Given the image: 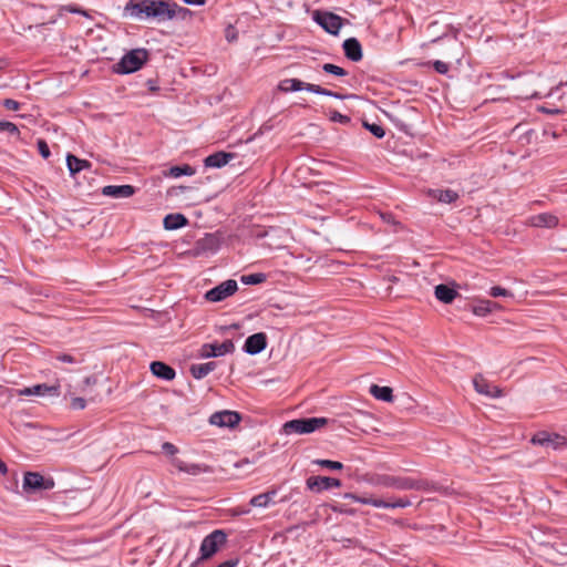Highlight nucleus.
<instances>
[{
	"label": "nucleus",
	"mask_w": 567,
	"mask_h": 567,
	"mask_svg": "<svg viewBox=\"0 0 567 567\" xmlns=\"http://www.w3.org/2000/svg\"><path fill=\"white\" fill-rule=\"evenodd\" d=\"M86 406V401L83 398H72L71 408L74 410H83Z\"/></svg>",
	"instance_id": "nucleus-43"
},
{
	"label": "nucleus",
	"mask_w": 567,
	"mask_h": 567,
	"mask_svg": "<svg viewBox=\"0 0 567 567\" xmlns=\"http://www.w3.org/2000/svg\"><path fill=\"white\" fill-rule=\"evenodd\" d=\"M186 4L190 6H203L205 4L206 0H183Z\"/></svg>",
	"instance_id": "nucleus-50"
},
{
	"label": "nucleus",
	"mask_w": 567,
	"mask_h": 567,
	"mask_svg": "<svg viewBox=\"0 0 567 567\" xmlns=\"http://www.w3.org/2000/svg\"><path fill=\"white\" fill-rule=\"evenodd\" d=\"M501 307L498 303L491 300H480L476 305L473 306V312L476 316L485 317L488 313L493 312Z\"/></svg>",
	"instance_id": "nucleus-29"
},
{
	"label": "nucleus",
	"mask_w": 567,
	"mask_h": 567,
	"mask_svg": "<svg viewBox=\"0 0 567 567\" xmlns=\"http://www.w3.org/2000/svg\"><path fill=\"white\" fill-rule=\"evenodd\" d=\"M188 225V219L185 215L176 213L168 214L164 217L163 226L166 230H176Z\"/></svg>",
	"instance_id": "nucleus-24"
},
{
	"label": "nucleus",
	"mask_w": 567,
	"mask_h": 567,
	"mask_svg": "<svg viewBox=\"0 0 567 567\" xmlns=\"http://www.w3.org/2000/svg\"><path fill=\"white\" fill-rule=\"evenodd\" d=\"M194 174H195V168L188 164H184L181 166H172L169 168L168 173L166 174V176L178 178L183 175L192 176Z\"/></svg>",
	"instance_id": "nucleus-32"
},
{
	"label": "nucleus",
	"mask_w": 567,
	"mask_h": 567,
	"mask_svg": "<svg viewBox=\"0 0 567 567\" xmlns=\"http://www.w3.org/2000/svg\"><path fill=\"white\" fill-rule=\"evenodd\" d=\"M150 369L155 377L166 381L173 380L176 375L175 370L162 361L152 362Z\"/></svg>",
	"instance_id": "nucleus-21"
},
{
	"label": "nucleus",
	"mask_w": 567,
	"mask_h": 567,
	"mask_svg": "<svg viewBox=\"0 0 567 567\" xmlns=\"http://www.w3.org/2000/svg\"><path fill=\"white\" fill-rule=\"evenodd\" d=\"M237 281L234 279H228L208 290L205 293V298L210 302H219L225 300L227 297L234 295L237 291Z\"/></svg>",
	"instance_id": "nucleus-10"
},
{
	"label": "nucleus",
	"mask_w": 567,
	"mask_h": 567,
	"mask_svg": "<svg viewBox=\"0 0 567 567\" xmlns=\"http://www.w3.org/2000/svg\"><path fill=\"white\" fill-rule=\"evenodd\" d=\"M162 449L168 455H175L177 453V451H178L177 447L173 443H169V442H165L162 445Z\"/></svg>",
	"instance_id": "nucleus-45"
},
{
	"label": "nucleus",
	"mask_w": 567,
	"mask_h": 567,
	"mask_svg": "<svg viewBox=\"0 0 567 567\" xmlns=\"http://www.w3.org/2000/svg\"><path fill=\"white\" fill-rule=\"evenodd\" d=\"M235 157V154L233 153H226V152H216L209 156H207L204 161L205 163V166L207 167H223L225 166L226 164H228V162L230 159H233Z\"/></svg>",
	"instance_id": "nucleus-23"
},
{
	"label": "nucleus",
	"mask_w": 567,
	"mask_h": 567,
	"mask_svg": "<svg viewBox=\"0 0 567 567\" xmlns=\"http://www.w3.org/2000/svg\"><path fill=\"white\" fill-rule=\"evenodd\" d=\"M539 111H540L542 113L550 114V115H551V114H560V113H563V111H561V110H559V109H549V107H545V106H542V107L539 109Z\"/></svg>",
	"instance_id": "nucleus-48"
},
{
	"label": "nucleus",
	"mask_w": 567,
	"mask_h": 567,
	"mask_svg": "<svg viewBox=\"0 0 567 567\" xmlns=\"http://www.w3.org/2000/svg\"><path fill=\"white\" fill-rule=\"evenodd\" d=\"M533 444L551 445L555 450L567 446V439L559 434H549L547 432H538L532 439Z\"/></svg>",
	"instance_id": "nucleus-14"
},
{
	"label": "nucleus",
	"mask_w": 567,
	"mask_h": 567,
	"mask_svg": "<svg viewBox=\"0 0 567 567\" xmlns=\"http://www.w3.org/2000/svg\"><path fill=\"white\" fill-rule=\"evenodd\" d=\"M3 106L10 111H18L20 109V103L12 99H6L3 101Z\"/></svg>",
	"instance_id": "nucleus-44"
},
{
	"label": "nucleus",
	"mask_w": 567,
	"mask_h": 567,
	"mask_svg": "<svg viewBox=\"0 0 567 567\" xmlns=\"http://www.w3.org/2000/svg\"><path fill=\"white\" fill-rule=\"evenodd\" d=\"M529 223L534 227L554 228L558 225V218L549 213L532 216Z\"/></svg>",
	"instance_id": "nucleus-22"
},
{
	"label": "nucleus",
	"mask_w": 567,
	"mask_h": 567,
	"mask_svg": "<svg viewBox=\"0 0 567 567\" xmlns=\"http://www.w3.org/2000/svg\"><path fill=\"white\" fill-rule=\"evenodd\" d=\"M278 90L285 93L306 90L308 92L319 95L331 96L339 100L346 99V95L321 87L320 85L317 84L302 82L299 79H285L280 81L278 84Z\"/></svg>",
	"instance_id": "nucleus-3"
},
{
	"label": "nucleus",
	"mask_w": 567,
	"mask_h": 567,
	"mask_svg": "<svg viewBox=\"0 0 567 567\" xmlns=\"http://www.w3.org/2000/svg\"><path fill=\"white\" fill-rule=\"evenodd\" d=\"M172 464L181 472L190 475H199L202 473L210 472L209 466L204 464L186 463L179 458H173Z\"/></svg>",
	"instance_id": "nucleus-20"
},
{
	"label": "nucleus",
	"mask_w": 567,
	"mask_h": 567,
	"mask_svg": "<svg viewBox=\"0 0 567 567\" xmlns=\"http://www.w3.org/2000/svg\"><path fill=\"white\" fill-rule=\"evenodd\" d=\"M216 367L217 363L214 361L199 364H192L189 368V372L193 378L200 380L208 375L210 372H213L216 369Z\"/></svg>",
	"instance_id": "nucleus-25"
},
{
	"label": "nucleus",
	"mask_w": 567,
	"mask_h": 567,
	"mask_svg": "<svg viewBox=\"0 0 567 567\" xmlns=\"http://www.w3.org/2000/svg\"><path fill=\"white\" fill-rule=\"evenodd\" d=\"M343 497L361 504L372 505L379 508H404L411 505L409 498H399L394 502H386L380 498L357 496L355 494L352 493H347L344 494Z\"/></svg>",
	"instance_id": "nucleus-9"
},
{
	"label": "nucleus",
	"mask_w": 567,
	"mask_h": 567,
	"mask_svg": "<svg viewBox=\"0 0 567 567\" xmlns=\"http://www.w3.org/2000/svg\"><path fill=\"white\" fill-rule=\"evenodd\" d=\"M66 165L72 176H74L76 173L83 169L91 168V163L89 161L78 158L75 155L72 154H68Z\"/></svg>",
	"instance_id": "nucleus-26"
},
{
	"label": "nucleus",
	"mask_w": 567,
	"mask_h": 567,
	"mask_svg": "<svg viewBox=\"0 0 567 567\" xmlns=\"http://www.w3.org/2000/svg\"><path fill=\"white\" fill-rule=\"evenodd\" d=\"M240 280L245 285H258L266 280V275L262 272L244 275Z\"/></svg>",
	"instance_id": "nucleus-34"
},
{
	"label": "nucleus",
	"mask_w": 567,
	"mask_h": 567,
	"mask_svg": "<svg viewBox=\"0 0 567 567\" xmlns=\"http://www.w3.org/2000/svg\"><path fill=\"white\" fill-rule=\"evenodd\" d=\"M68 11L72 12V13H80V14H83L85 17H89V13L86 11L82 10L81 8H76V7L70 6V7H68Z\"/></svg>",
	"instance_id": "nucleus-49"
},
{
	"label": "nucleus",
	"mask_w": 567,
	"mask_h": 567,
	"mask_svg": "<svg viewBox=\"0 0 567 567\" xmlns=\"http://www.w3.org/2000/svg\"><path fill=\"white\" fill-rule=\"evenodd\" d=\"M329 423L327 417L295 419L284 424L285 434H309Z\"/></svg>",
	"instance_id": "nucleus-4"
},
{
	"label": "nucleus",
	"mask_w": 567,
	"mask_h": 567,
	"mask_svg": "<svg viewBox=\"0 0 567 567\" xmlns=\"http://www.w3.org/2000/svg\"><path fill=\"white\" fill-rule=\"evenodd\" d=\"M342 48L344 55L353 62L360 61L363 56L361 43L355 38L344 40Z\"/></svg>",
	"instance_id": "nucleus-19"
},
{
	"label": "nucleus",
	"mask_w": 567,
	"mask_h": 567,
	"mask_svg": "<svg viewBox=\"0 0 567 567\" xmlns=\"http://www.w3.org/2000/svg\"><path fill=\"white\" fill-rule=\"evenodd\" d=\"M7 61L2 58H0V70H3L7 66Z\"/></svg>",
	"instance_id": "nucleus-55"
},
{
	"label": "nucleus",
	"mask_w": 567,
	"mask_h": 567,
	"mask_svg": "<svg viewBox=\"0 0 567 567\" xmlns=\"http://www.w3.org/2000/svg\"><path fill=\"white\" fill-rule=\"evenodd\" d=\"M424 65H432L439 74H446L450 71V65L441 60L426 62Z\"/></svg>",
	"instance_id": "nucleus-38"
},
{
	"label": "nucleus",
	"mask_w": 567,
	"mask_h": 567,
	"mask_svg": "<svg viewBox=\"0 0 567 567\" xmlns=\"http://www.w3.org/2000/svg\"><path fill=\"white\" fill-rule=\"evenodd\" d=\"M489 296L494 297V298H497V297H513V293L509 290H507V289H505L503 287L494 286L489 290Z\"/></svg>",
	"instance_id": "nucleus-40"
},
{
	"label": "nucleus",
	"mask_w": 567,
	"mask_h": 567,
	"mask_svg": "<svg viewBox=\"0 0 567 567\" xmlns=\"http://www.w3.org/2000/svg\"><path fill=\"white\" fill-rule=\"evenodd\" d=\"M227 542V535L221 529H216L208 534L200 544V560L214 556Z\"/></svg>",
	"instance_id": "nucleus-5"
},
{
	"label": "nucleus",
	"mask_w": 567,
	"mask_h": 567,
	"mask_svg": "<svg viewBox=\"0 0 567 567\" xmlns=\"http://www.w3.org/2000/svg\"><path fill=\"white\" fill-rule=\"evenodd\" d=\"M316 463L322 467H327V468L333 470V471H339V470L343 468V464L338 461L318 460V461H316Z\"/></svg>",
	"instance_id": "nucleus-39"
},
{
	"label": "nucleus",
	"mask_w": 567,
	"mask_h": 567,
	"mask_svg": "<svg viewBox=\"0 0 567 567\" xmlns=\"http://www.w3.org/2000/svg\"><path fill=\"white\" fill-rule=\"evenodd\" d=\"M226 39L230 42V41H234L236 39V35L233 34V33L227 32Z\"/></svg>",
	"instance_id": "nucleus-54"
},
{
	"label": "nucleus",
	"mask_w": 567,
	"mask_h": 567,
	"mask_svg": "<svg viewBox=\"0 0 567 567\" xmlns=\"http://www.w3.org/2000/svg\"><path fill=\"white\" fill-rule=\"evenodd\" d=\"M0 132H7L12 135H20V131L18 126L9 121H0Z\"/></svg>",
	"instance_id": "nucleus-37"
},
{
	"label": "nucleus",
	"mask_w": 567,
	"mask_h": 567,
	"mask_svg": "<svg viewBox=\"0 0 567 567\" xmlns=\"http://www.w3.org/2000/svg\"><path fill=\"white\" fill-rule=\"evenodd\" d=\"M239 413L235 411H219L215 412L209 417V423L219 427H234L240 422Z\"/></svg>",
	"instance_id": "nucleus-12"
},
{
	"label": "nucleus",
	"mask_w": 567,
	"mask_h": 567,
	"mask_svg": "<svg viewBox=\"0 0 567 567\" xmlns=\"http://www.w3.org/2000/svg\"><path fill=\"white\" fill-rule=\"evenodd\" d=\"M267 347V337L264 332L249 336L244 344V351L248 354H258Z\"/></svg>",
	"instance_id": "nucleus-17"
},
{
	"label": "nucleus",
	"mask_w": 567,
	"mask_h": 567,
	"mask_svg": "<svg viewBox=\"0 0 567 567\" xmlns=\"http://www.w3.org/2000/svg\"><path fill=\"white\" fill-rule=\"evenodd\" d=\"M370 393L377 399L384 402H391L393 400V391L390 386H380L378 384H372L370 388Z\"/></svg>",
	"instance_id": "nucleus-31"
},
{
	"label": "nucleus",
	"mask_w": 567,
	"mask_h": 567,
	"mask_svg": "<svg viewBox=\"0 0 567 567\" xmlns=\"http://www.w3.org/2000/svg\"><path fill=\"white\" fill-rule=\"evenodd\" d=\"M37 145L41 156L43 158H49L51 153L48 143L44 140H38Z\"/></svg>",
	"instance_id": "nucleus-41"
},
{
	"label": "nucleus",
	"mask_w": 567,
	"mask_h": 567,
	"mask_svg": "<svg viewBox=\"0 0 567 567\" xmlns=\"http://www.w3.org/2000/svg\"><path fill=\"white\" fill-rule=\"evenodd\" d=\"M239 563L238 558H230L227 559L220 564H218L216 567H236Z\"/></svg>",
	"instance_id": "nucleus-46"
},
{
	"label": "nucleus",
	"mask_w": 567,
	"mask_h": 567,
	"mask_svg": "<svg viewBox=\"0 0 567 567\" xmlns=\"http://www.w3.org/2000/svg\"><path fill=\"white\" fill-rule=\"evenodd\" d=\"M235 351V344L231 340H225L223 343H204L198 352L199 358L208 359L221 357Z\"/></svg>",
	"instance_id": "nucleus-11"
},
{
	"label": "nucleus",
	"mask_w": 567,
	"mask_h": 567,
	"mask_svg": "<svg viewBox=\"0 0 567 567\" xmlns=\"http://www.w3.org/2000/svg\"><path fill=\"white\" fill-rule=\"evenodd\" d=\"M54 485L52 477H45L38 472H27L23 477V489L27 492L49 491Z\"/></svg>",
	"instance_id": "nucleus-7"
},
{
	"label": "nucleus",
	"mask_w": 567,
	"mask_h": 567,
	"mask_svg": "<svg viewBox=\"0 0 567 567\" xmlns=\"http://www.w3.org/2000/svg\"><path fill=\"white\" fill-rule=\"evenodd\" d=\"M429 195L440 203L451 204L458 198V194L452 189H430Z\"/></svg>",
	"instance_id": "nucleus-27"
},
{
	"label": "nucleus",
	"mask_w": 567,
	"mask_h": 567,
	"mask_svg": "<svg viewBox=\"0 0 567 567\" xmlns=\"http://www.w3.org/2000/svg\"><path fill=\"white\" fill-rule=\"evenodd\" d=\"M234 515H247L250 513V508L244 506H237L231 509Z\"/></svg>",
	"instance_id": "nucleus-47"
},
{
	"label": "nucleus",
	"mask_w": 567,
	"mask_h": 567,
	"mask_svg": "<svg viewBox=\"0 0 567 567\" xmlns=\"http://www.w3.org/2000/svg\"><path fill=\"white\" fill-rule=\"evenodd\" d=\"M8 471L7 465L0 460V472L6 474Z\"/></svg>",
	"instance_id": "nucleus-52"
},
{
	"label": "nucleus",
	"mask_w": 567,
	"mask_h": 567,
	"mask_svg": "<svg viewBox=\"0 0 567 567\" xmlns=\"http://www.w3.org/2000/svg\"><path fill=\"white\" fill-rule=\"evenodd\" d=\"M313 20L328 33L337 35L343 25V19L332 12L315 11Z\"/></svg>",
	"instance_id": "nucleus-8"
},
{
	"label": "nucleus",
	"mask_w": 567,
	"mask_h": 567,
	"mask_svg": "<svg viewBox=\"0 0 567 567\" xmlns=\"http://www.w3.org/2000/svg\"><path fill=\"white\" fill-rule=\"evenodd\" d=\"M363 125L375 137H378V138L384 137L385 131L381 125H379L377 123L369 124L368 122H364Z\"/></svg>",
	"instance_id": "nucleus-36"
},
{
	"label": "nucleus",
	"mask_w": 567,
	"mask_h": 567,
	"mask_svg": "<svg viewBox=\"0 0 567 567\" xmlns=\"http://www.w3.org/2000/svg\"><path fill=\"white\" fill-rule=\"evenodd\" d=\"M373 484L384 487H393L401 491H419L423 488V484L421 482L414 481L410 477H399L392 475H378L375 478H373Z\"/></svg>",
	"instance_id": "nucleus-6"
},
{
	"label": "nucleus",
	"mask_w": 567,
	"mask_h": 567,
	"mask_svg": "<svg viewBox=\"0 0 567 567\" xmlns=\"http://www.w3.org/2000/svg\"><path fill=\"white\" fill-rule=\"evenodd\" d=\"M331 120L334 122L342 123V124H348L351 121L349 116L343 115L337 111L332 112Z\"/></svg>",
	"instance_id": "nucleus-42"
},
{
	"label": "nucleus",
	"mask_w": 567,
	"mask_h": 567,
	"mask_svg": "<svg viewBox=\"0 0 567 567\" xmlns=\"http://www.w3.org/2000/svg\"><path fill=\"white\" fill-rule=\"evenodd\" d=\"M53 358L56 361L66 364H79L84 361V357L81 353H79L78 355L71 353H56L53 355Z\"/></svg>",
	"instance_id": "nucleus-33"
},
{
	"label": "nucleus",
	"mask_w": 567,
	"mask_h": 567,
	"mask_svg": "<svg viewBox=\"0 0 567 567\" xmlns=\"http://www.w3.org/2000/svg\"><path fill=\"white\" fill-rule=\"evenodd\" d=\"M277 495V491L276 489H272V491H268L266 493H261V494H258L256 496H254L249 504L254 507H267L269 506V504L272 502L274 497Z\"/></svg>",
	"instance_id": "nucleus-30"
},
{
	"label": "nucleus",
	"mask_w": 567,
	"mask_h": 567,
	"mask_svg": "<svg viewBox=\"0 0 567 567\" xmlns=\"http://www.w3.org/2000/svg\"><path fill=\"white\" fill-rule=\"evenodd\" d=\"M322 70L326 73L333 74L336 76H346L348 74V72L343 68L338 66V65L332 64V63H324L322 65Z\"/></svg>",
	"instance_id": "nucleus-35"
},
{
	"label": "nucleus",
	"mask_w": 567,
	"mask_h": 567,
	"mask_svg": "<svg viewBox=\"0 0 567 567\" xmlns=\"http://www.w3.org/2000/svg\"><path fill=\"white\" fill-rule=\"evenodd\" d=\"M434 295L441 302L451 303L457 296V291L447 285L441 284L435 287Z\"/></svg>",
	"instance_id": "nucleus-28"
},
{
	"label": "nucleus",
	"mask_w": 567,
	"mask_h": 567,
	"mask_svg": "<svg viewBox=\"0 0 567 567\" xmlns=\"http://www.w3.org/2000/svg\"><path fill=\"white\" fill-rule=\"evenodd\" d=\"M132 185H106L102 188V195L114 198H128L135 194Z\"/></svg>",
	"instance_id": "nucleus-18"
},
{
	"label": "nucleus",
	"mask_w": 567,
	"mask_h": 567,
	"mask_svg": "<svg viewBox=\"0 0 567 567\" xmlns=\"http://www.w3.org/2000/svg\"><path fill=\"white\" fill-rule=\"evenodd\" d=\"M148 60L146 49H134L122 56L120 62L114 64L113 70L117 74H130L138 71Z\"/></svg>",
	"instance_id": "nucleus-2"
},
{
	"label": "nucleus",
	"mask_w": 567,
	"mask_h": 567,
	"mask_svg": "<svg viewBox=\"0 0 567 567\" xmlns=\"http://www.w3.org/2000/svg\"><path fill=\"white\" fill-rule=\"evenodd\" d=\"M95 382H96V380H95L94 377H87L84 380V383L87 384V385L94 384Z\"/></svg>",
	"instance_id": "nucleus-51"
},
{
	"label": "nucleus",
	"mask_w": 567,
	"mask_h": 567,
	"mask_svg": "<svg viewBox=\"0 0 567 567\" xmlns=\"http://www.w3.org/2000/svg\"><path fill=\"white\" fill-rule=\"evenodd\" d=\"M383 219L390 221L392 219L391 215H382Z\"/></svg>",
	"instance_id": "nucleus-56"
},
{
	"label": "nucleus",
	"mask_w": 567,
	"mask_h": 567,
	"mask_svg": "<svg viewBox=\"0 0 567 567\" xmlns=\"http://www.w3.org/2000/svg\"><path fill=\"white\" fill-rule=\"evenodd\" d=\"M307 486L312 491L322 492L326 489L340 487L341 481L334 477L310 476L307 480Z\"/></svg>",
	"instance_id": "nucleus-16"
},
{
	"label": "nucleus",
	"mask_w": 567,
	"mask_h": 567,
	"mask_svg": "<svg viewBox=\"0 0 567 567\" xmlns=\"http://www.w3.org/2000/svg\"><path fill=\"white\" fill-rule=\"evenodd\" d=\"M179 189L185 190V189H187V187L181 186Z\"/></svg>",
	"instance_id": "nucleus-58"
},
{
	"label": "nucleus",
	"mask_w": 567,
	"mask_h": 567,
	"mask_svg": "<svg viewBox=\"0 0 567 567\" xmlns=\"http://www.w3.org/2000/svg\"><path fill=\"white\" fill-rule=\"evenodd\" d=\"M557 90H558V87L553 89V90L550 91L549 95H553V94H554V92H555V91H557Z\"/></svg>",
	"instance_id": "nucleus-57"
},
{
	"label": "nucleus",
	"mask_w": 567,
	"mask_h": 567,
	"mask_svg": "<svg viewBox=\"0 0 567 567\" xmlns=\"http://www.w3.org/2000/svg\"><path fill=\"white\" fill-rule=\"evenodd\" d=\"M147 84H148V87L151 91H156L157 87L155 86L154 82L152 80H148L147 81Z\"/></svg>",
	"instance_id": "nucleus-53"
},
{
	"label": "nucleus",
	"mask_w": 567,
	"mask_h": 567,
	"mask_svg": "<svg viewBox=\"0 0 567 567\" xmlns=\"http://www.w3.org/2000/svg\"><path fill=\"white\" fill-rule=\"evenodd\" d=\"M182 10L184 9L178 4L163 0H130L124 7V14L166 21L174 19Z\"/></svg>",
	"instance_id": "nucleus-1"
},
{
	"label": "nucleus",
	"mask_w": 567,
	"mask_h": 567,
	"mask_svg": "<svg viewBox=\"0 0 567 567\" xmlns=\"http://www.w3.org/2000/svg\"><path fill=\"white\" fill-rule=\"evenodd\" d=\"M61 385L59 382H55L52 385H48L45 383L35 384L33 386L24 388L19 391L20 395H39V396H59L60 395Z\"/></svg>",
	"instance_id": "nucleus-13"
},
{
	"label": "nucleus",
	"mask_w": 567,
	"mask_h": 567,
	"mask_svg": "<svg viewBox=\"0 0 567 567\" xmlns=\"http://www.w3.org/2000/svg\"><path fill=\"white\" fill-rule=\"evenodd\" d=\"M473 384L476 392L488 398H501L503 395L502 389L489 383L482 374L474 377Z\"/></svg>",
	"instance_id": "nucleus-15"
}]
</instances>
